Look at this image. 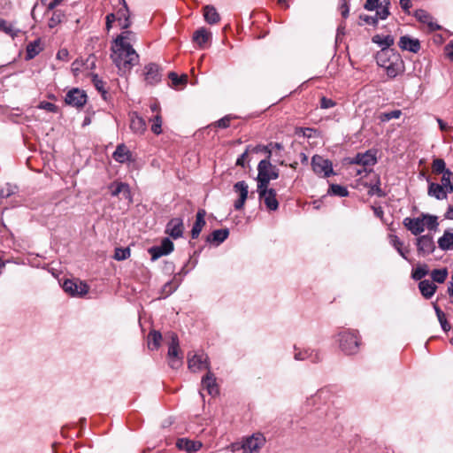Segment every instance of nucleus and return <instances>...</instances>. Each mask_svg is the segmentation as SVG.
<instances>
[{
	"label": "nucleus",
	"instance_id": "nucleus-18",
	"mask_svg": "<svg viewBox=\"0 0 453 453\" xmlns=\"http://www.w3.org/2000/svg\"><path fill=\"white\" fill-rule=\"evenodd\" d=\"M403 224L414 235H418L425 230L421 216L417 218H405Z\"/></svg>",
	"mask_w": 453,
	"mask_h": 453
},
{
	"label": "nucleus",
	"instance_id": "nucleus-9",
	"mask_svg": "<svg viewBox=\"0 0 453 453\" xmlns=\"http://www.w3.org/2000/svg\"><path fill=\"white\" fill-rule=\"evenodd\" d=\"M416 245L418 255L422 257L432 254L435 250L434 238L429 234H424L418 237Z\"/></svg>",
	"mask_w": 453,
	"mask_h": 453
},
{
	"label": "nucleus",
	"instance_id": "nucleus-57",
	"mask_svg": "<svg viewBox=\"0 0 453 453\" xmlns=\"http://www.w3.org/2000/svg\"><path fill=\"white\" fill-rule=\"evenodd\" d=\"M234 119L231 115H226L217 121L216 125L217 127L220 128H226L230 125V121Z\"/></svg>",
	"mask_w": 453,
	"mask_h": 453
},
{
	"label": "nucleus",
	"instance_id": "nucleus-33",
	"mask_svg": "<svg viewBox=\"0 0 453 453\" xmlns=\"http://www.w3.org/2000/svg\"><path fill=\"white\" fill-rule=\"evenodd\" d=\"M203 17L210 25L217 24L220 20V16L212 5H206L203 8Z\"/></svg>",
	"mask_w": 453,
	"mask_h": 453
},
{
	"label": "nucleus",
	"instance_id": "nucleus-23",
	"mask_svg": "<svg viewBox=\"0 0 453 453\" xmlns=\"http://www.w3.org/2000/svg\"><path fill=\"white\" fill-rule=\"evenodd\" d=\"M377 162L375 153L368 150L363 154H357L353 159V163L360 165L364 167H372Z\"/></svg>",
	"mask_w": 453,
	"mask_h": 453
},
{
	"label": "nucleus",
	"instance_id": "nucleus-1",
	"mask_svg": "<svg viewBox=\"0 0 453 453\" xmlns=\"http://www.w3.org/2000/svg\"><path fill=\"white\" fill-rule=\"evenodd\" d=\"M111 58L120 75H126L139 62V55L133 47L115 43L111 46Z\"/></svg>",
	"mask_w": 453,
	"mask_h": 453
},
{
	"label": "nucleus",
	"instance_id": "nucleus-21",
	"mask_svg": "<svg viewBox=\"0 0 453 453\" xmlns=\"http://www.w3.org/2000/svg\"><path fill=\"white\" fill-rule=\"evenodd\" d=\"M176 447L180 450L186 451L187 453H196L201 449L202 443L198 441L180 438L177 441Z\"/></svg>",
	"mask_w": 453,
	"mask_h": 453
},
{
	"label": "nucleus",
	"instance_id": "nucleus-37",
	"mask_svg": "<svg viewBox=\"0 0 453 453\" xmlns=\"http://www.w3.org/2000/svg\"><path fill=\"white\" fill-rule=\"evenodd\" d=\"M211 36V35L209 31L201 27L194 33L193 40L199 45V47H203Z\"/></svg>",
	"mask_w": 453,
	"mask_h": 453
},
{
	"label": "nucleus",
	"instance_id": "nucleus-10",
	"mask_svg": "<svg viewBox=\"0 0 453 453\" xmlns=\"http://www.w3.org/2000/svg\"><path fill=\"white\" fill-rule=\"evenodd\" d=\"M188 368L194 372H200L209 369V358L203 352L195 353L192 357H188Z\"/></svg>",
	"mask_w": 453,
	"mask_h": 453
},
{
	"label": "nucleus",
	"instance_id": "nucleus-31",
	"mask_svg": "<svg viewBox=\"0 0 453 453\" xmlns=\"http://www.w3.org/2000/svg\"><path fill=\"white\" fill-rule=\"evenodd\" d=\"M136 39L135 34L129 30L123 31L119 35L117 36V38L114 40L113 43L127 46V47H133L132 42H134Z\"/></svg>",
	"mask_w": 453,
	"mask_h": 453
},
{
	"label": "nucleus",
	"instance_id": "nucleus-49",
	"mask_svg": "<svg viewBox=\"0 0 453 453\" xmlns=\"http://www.w3.org/2000/svg\"><path fill=\"white\" fill-rule=\"evenodd\" d=\"M179 287V283L175 280H171L165 283L163 287V293L165 296H168L172 293H173Z\"/></svg>",
	"mask_w": 453,
	"mask_h": 453
},
{
	"label": "nucleus",
	"instance_id": "nucleus-4",
	"mask_svg": "<svg viewBox=\"0 0 453 453\" xmlns=\"http://www.w3.org/2000/svg\"><path fill=\"white\" fill-rule=\"evenodd\" d=\"M311 166L313 172L319 177L326 178L334 174L332 162L321 156L315 155L312 157Z\"/></svg>",
	"mask_w": 453,
	"mask_h": 453
},
{
	"label": "nucleus",
	"instance_id": "nucleus-64",
	"mask_svg": "<svg viewBox=\"0 0 453 453\" xmlns=\"http://www.w3.org/2000/svg\"><path fill=\"white\" fill-rule=\"evenodd\" d=\"M57 59L61 61H68L69 52L66 49H60L57 53Z\"/></svg>",
	"mask_w": 453,
	"mask_h": 453
},
{
	"label": "nucleus",
	"instance_id": "nucleus-56",
	"mask_svg": "<svg viewBox=\"0 0 453 453\" xmlns=\"http://www.w3.org/2000/svg\"><path fill=\"white\" fill-rule=\"evenodd\" d=\"M360 20L364 21L365 24L376 26L378 22V18L374 16L362 14L359 16Z\"/></svg>",
	"mask_w": 453,
	"mask_h": 453
},
{
	"label": "nucleus",
	"instance_id": "nucleus-59",
	"mask_svg": "<svg viewBox=\"0 0 453 453\" xmlns=\"http://www.w3.org/2000/svg\"><path fill=\"white\" fill-rule=\"evenodd\" d=\"M282 149H283L282 145L278 142L270 143L268 146L265 147V150H267V152L269 153V157L273 155L274 150L280 151Z\"/></svg>",
	"mask_w": 453,
	"mask_h": 453
},
{
	"label": "nucleus",
	"instance_id": "nucleus-53",
	"mask_svg": "<svg viewBox=\"0 0 453 453\" xmlns=\"http://www.w3.org/2000/svg\"><path fill=\"white\" fill-rule=\"evenodd\" d=\"M16 189L17 188L15 186L6 184V186L3 188L0 191V198H6L11 196L16 192Z\"/></svg>",
	"mask_w": 453,
	"mask_h": 453
},
{
	"label": "nucleus",
	"instance_id": "nucleus-47",
	"mask_svg": "<svg viewBox=\"0 0 453 453\" xmlns=\"http://www.w3.org/2000/svg\"><path fill=\"white\" fill-rule=\"evenodd\" d=\"M151 131L155 134H160L162 133V117L160 113L156 114L151 119Z\"/></svg>",
	"mask_w": 453,
	"mask_h": 453
},
{
	"label": "nucleus",
	"instance_id": "nucleus-3",
	"mask_svg": "<svg viewBox=\"0 0 453 453\" xmlns=\"http://www.w3.org/2000/svg\"><path fill=\"white\" fill-rule=\"evenodd\" d=\"M337 341L341 350L346 355H354L359 350L360 339L356 331H341L337 334Z\"/></svg>",
	"mask_w": 453,
	"mask_h": 453
},
{
	"label": "nucleus",
	"instance_id": "nucleus-6",
	"mask_svg": "<svg viewBox=\"0 0 453 453\" xmlns=\"http://www.w3.org/2000/svg\"><path fill=\"white\" fill-rule=\"evenodd\" d=\"M62 287L65 292L73 296H83L88 292V286L79 280H65Z\"/></svg>",
	"mask_w": 453,
	"mask_h": 453
},
{
	"label": "nucleus",
	"instance_id": "nucleus-46",
	"mask_svg": "<svg viewBox=\"0 0 453 453\" xmlns=\"http://www.w3.org/2000/svg\"><path fill=\"white\" fill-rule=\"evenodd\" d=\"M65 18V14L61 11H54L52 16L49 19L48 26L50 28H54L60 24Z\"/></svg>",
	"mask_w": 453,
	"mask_h": 453
},
{
	"label": "nucleus",
	"instance_id": "nucleus-25",
	"mask_svg": "<svg viewBox=\"0 0 453 453\" xmlns=\"http://www.w3.org/2000/svg\"><path fill=\"white\" fill-rule=\"evenodd\" d=\"M202 386L203 389H206L208 394L211 396H215L219 394V388L216 383V379L211 372H208L202 379Z\"/></svg>",
	"mask_w": 453,
	"mask_h": 453
},
{
	"label": "nucleus",
	"instance_id": "nucleus-50",
	"mask_svg": "<svg viewBox=\"0 0 453 453\" xmlns=\"http://www.w3.org/2000/svg\"><path fill=\"white\" fill-rule=\"evenodd\" d=\"M130 256V250L128 248L122 249L117 248L114 253V258L118 261L125 260Z\"/></svg>",
	"mask_w": 453,
	"mask_h": 453
},
{
	"label": "nucleus",
	"instance_id": "nucleus-2",
	"mask_svg": "<svg viewBox=\"0 0 453 453\" xmlns=\"http://www.w3.org/2000/svg\"><path fill=\"white\" fill-rule=\"evenodd\" d=\"M375 58L377 65L385 70L390 79L395 78L405 70L404 62L395 50H380Z\"/></svg>",
	"mask_w": 453,
	"mask_h": 453
},
{
	"label": "nucleus",
	"instance_id": "nucleus-22",
	"mask_svg": "<svg viewBox=\"0 0 453 453\" xmlns=\"http://www.w3.org/2000/svg\"><path fill=\"white\" fill-rule=\"evenodd\" d=\"M414 17L421 23L426 24L431 31L441 29V26L434 22L433 17L425 10H417Z\"/></svg>",
	"mask_w": 453,
	"mask_h": 453
},
{
	"label": "nucleus",
	"instance_id": "nucleus-39",
	"mask_svg": "<svg viewBox=\"0 0 453 453\" xmlns=\"http://www.w3.org/2000/svg\"><path fill=\"white\" fill-rule=\"evenodd\" d=\"M389 242L397 252L404 258L407 259L406 254L409 252L408 249L403 248V242L395 234L389 235Z\"/></svg>",
	"mask_w": 453,
	"mask_h": 453
},
{
	"label": "nucleus",
	"instance_id": "nucleus-8",
	"mask_svg": "<svg viewBox=\"0 0 453 453\" xmlns=\"http://www.w3.org/2000/svg\"><path fill=\"white\" fill-rule=\"evenodd\" d=\"M87 99L85 91L75 88L66 93L65 102L73 107L81 108L87 103Z\"/></svg>",
	"mask_w": 453,
	"mask_h": 453
},
{
	"label": "nucleus",
	"instance_id": "nucleus-38",
	"mask_svg": "<svg viewBox=\"0 0 453 453\" xmlns=\"http://www.w3.org/2000/svg\"><path fill=\"white\" fill-rule=\"evenodd\" d=\"M257 193L259 197H263L265 194L269 193L271 188H268V177L264 173H261V176L257 174Z\"/></svg>",
	"mask_w": 453,
	"mask_h": 453
},
{
	"label": "nucleus",
	"instance_id": "nucleus-15",
	"mask_svg": "<svg viewBox=\"0 0 453 453\" xmlns=\"http://www.w3.org/2000/svg\"><path fill=\"white\" fill-rule=\"evenodd\" d=\"M121 6L116 11L117 21L122 29H127L131 26L129 19V10L125 0H116Z\"/></svg>",
	"mask_w": 453,
	"mask_h": 453
},
{
	"label": "nucleus",
	"instance_id": "nucleus-12",
	"mask_svg": "<svg viewBox=\"0 0 453 453\" xmlns=\"http://www.w3.org/2000/svg\"><path fill=\"white\" fill-rule=\"evenodd\" d=\"M234 191L239 195V198L234 202V207L240 211L244 207L249 194V186L244 180L236 182L234 185Z\"/></svg>",
	"mask_w": 453,
	"mask_h": 453
},
{
	"label": "nucleus",
	"instance_id": "nucleus-48",
	"mask_svg": "<svg viewBox=\"0 0 453 453\" xmlns=\"http://www.w3.org/2000/svg\"><path fill=\"white\" fill-rule=\"evenodd\" d=\"M428 273V270L426 265L423 266H418L415 270L412 272V278L416 280H421L422 278H424Z\"/></svg>",
	"mask_w": 453,
	"mask_h": 453
},
{
	"label": "nucleus",
	"instance_id": "nucleus-7",
	"mask_svg": "<svg viewBox=\"0 0 453 453\" xmlns=\"http://www.w3.org/2000/svg\"><path fill=\"white\" fill-rule=\"evenodd\" d=\"M179 350L178 336L173 333L171 334V342L168 348V363L173 369L179 368L182 364V358L180 357Z\"/></svg>",
	"mask_w": 453,
	"mask_h": 453
},
{
	"label": "nucleus",
	"instance_id": "nucleus-17",
	"mask_svg": "<svg viewBox=\"0 0 453 453\" xmlns=\"http://www.w3.org/2000/svg\"><path fill=\"white\" fill-rule=\"evenodd\" d=\"M399 47L403 50H407L412 53H418L420 50V42L418 39L412 38L409 35H403L399 39Z\"/></svg>",
	"mask_w": 453,
	"mask_h": 453
},
{
	"label": "nucleus",
	"instance_id": "nucleus-41",
	"mask_svg": "<svg viewBox=\"0 0 453 453\" xmlns=\"http://www.w3.org/2000/svg\"><path fill=\"white\" fill-rule=\"evenodd\" d=\"M450 170L446 168L445 161L441 158H434L432 163V172L434 174H443Z\"/></svg>",
	"mask_w": 453,
	"mask_h": 453
},
{
	"label": "nucleus",
	"instance_id": "nucleus-52",
	"mask_svg": "<svg viewBox=\"0 0 453 453\" xmlns=\"http://www.w3.org/2000/svg\"><path fill=\"white\" fill-rule=\"evenodd\" d=\"M168 76L174 86L185 84L188 80L187 75H182V76L179 77L175 73H170Z\"/></svg>",
	"mask_w": 453,
	"mask_h": 453
},
{
	"label": "nucleus",
	"instance_id": "nucleus-14",
	"mask_svg": "<svg viewBox=\"0 0 453 453\" xmlns=\"http://www.w3.org/2000/svg\"><path fill=\"white\" fill-rule=\"evenodd\" d=\"M294 357L296 360H310L311 363H318L322 359L320 352L311 349H300L295 348Z\"/></svg>",
	"mask_w": 453,
	"mask_h": 453
},
{
	"label": "nucleus",
	"instance_id": "nucleus-19",
	"mask_svg": "<svg viewBox=\"0 0 453 453\" xmlns=\"http://www.w3.org/2000/svg\"><path fill=\"white\" fill-rule=\"evenodd\" d=\"M258 175L264 173L268 177V180H276L279 177L278 170L270 163L268 159H263L257 165Z\"/></svg>",
	"mask_w": 453,
	"mask_h": 453
},
{
	"label": "nucleus",
	"instance_id": "nucleus-29",
	"mask_svg": "<svg viewBox=\"0 0 453 453\" xmlns=\"http://www.w3.org/2000/svg\"><path fill=\"white\" fill-rule=\"evenodd\" d=\"M111 194L112 196H118L122 194L123 197L127 199L130 198L129 186L124 182H113L109 186Z\"/></svg>",
	"mask_w": 453,
	"mask_h": 453
},
{
	"label": "nucleus",
	"instance_id": "nucleus-62",
	"mask_svg": "<svg viewBox=\"0 0 453 453\" xmlns=\"http://www.w3.org/2000/svg\"><path fill=\"white\" fill-rule=\"evenodd\" d=\"M402 112L399 110L392 111L384 114L383 120H390L393 119H398Z\"/></svg>",
	"mask_w": 453,
	"mask_h": 453
},
{
	"label": "nucleus",
	"instance_id": "nucleus-16",
	"mask_svg": "<svg viewBox=\"0 0 453 453\" xmlns=\"http://www.w3.org/2000/svg\"><path fill=\"white\" fill-rule=\"evenodd\" d=\"M129 127L134 134L142 135L147 129V124L143 118L134 111L129 113Z\"/></svg>",
	"mask_w": 453,
	"mask_h": 453
},
{
	"label": "nucleus",
	"instance_id": "nucleus-36",
	"mask_svg": "<svg viewBox=\"0 0 453 453\" xmlns=\"http://www.w3.org/2000/svg\"><path fill=\"white\" fill-rule=\"evenodd\" d=\"M229 235L227 228L214 230L211 234L207 238L210 242H216L217 245L222 243Z\"/></svg>",
	"mask_w": 453,
	"mask_h": 453
},
{
	"label": "nucleus",
	"instance_id": "nucleus-60",
	"mask_svg": "<svg viewBox=\"0 0 453 453\" xmlns=\"http://www.w3.org/2000/svg\"><path fill=\"white\" fill-rule=\"evenodd\" d=\"M0 30L5 32L6 34H12L13 29H12V26L11 24H9L6 20L4 19H0Z\"/></svg>",
	"mask_w": 453,
	"mask_h": 453
},
{
	"label": "nucleus",
	"instance_id": "nucleus-11",
	"mask_svg": "<svg viewBox=\"0 0 453 453\" xmlns=\"http://www.w3.org/2000/svg\"><path fill=\"white\" fill-rule=\"evenodd\" d=\"M173 242L167 237L164 238L158 246H153L149 249L151 260L155 261L163 256L170 254L173 250Z\"/></svg>",
	"mask_w": 453,
	"mask_h": 453
},
{
	"label": "nucleus",
	"instance_id": "nucleus-63",
	"mask_svg": "<svg viewBox=\"0 0 453 453\" xmlns=\"http://www.w3.org/2000/svg\"><path fill=\"white\" fill-rule=\"evenodd\" d=\"M380 0H366L365 4V9L367 11H373L379 8Z\"/></svg>",
	"mask_w": 453,
	"mask_h": 453
},
{
	"label": "nucleus",
	"instance_id": "nucleus-54",
	"mask_svg": "<svg viewBox=\"0 0 453 453\" xmlns=\"http://www.w3.org/2000/svg\"><path fill=\"white\" fill-rule=\"evenodd\" d=\"M92 82L96 88L101 92L102 94H105L106 90L104 89V82L98 77L97 74L92 75Z\"/></svg>",
	"mask_w": 453,
	"mask_h": 453
},
{
	"label": "nucleus",
	"instance_id": "nucleus-5",
	"mask_svg": "<svg viewBox=\"0 0 453 453\" xmlns=\"http://www.w3.org/2000/svg\"><path fill=\"white\" fill-rule=\"evenodd\" d=\"M265 436L260 433H256L243 439L241 448L242 453H259L260 449L265 446Z\"/></svg>",
	"mask_w": 453,
	"mask_h": 453
},
{
	"label": "nucleus",
	"instance_id": "nucleus-20",
	"mask_svg": "<svg viewBox=\"0 0 453 453\" xmlns=\"http://www.w3.org/2000/svg\"><path fill=\"white\" fill-rule=\"evenodd\" d=\"M145 81L149 84H156L160 81L161 74L159 67L154 63H150L144 67Z\"/></svg>",
	"mask_w": 453,
	"mask_h": 453
},
{
	"label": "nucleus",
	"instance_id": "nucleus-13",
	"mask_svg": "<svg viewBox=\"0 0 453 453\" xmlns=\"http://www.w3.org/2000/svg\"><path fill=\"white\" fill-rule=\"evenodd\" d=\"M184 232L183 220L180 218H173L166 224L165 233L173 239L180 238Z\"/></svg>",
	"mask_w": 453,
	"mask_h": 453
},
{
	"label": "nucleus",
	"instance_id": "nucleus-42",
	"mask_svg": "<svg viewBox=\"0 0 453 453\" xmlns=\"http://www.w3.org/2000/svg\"><path fill=\"white\" fill-rule=\"evenodd\" d=\"M422 220L424 224V228H427L429 230H434L438 226V218L434 215L429 214H422Z\"/></svg>",
	"mask_w": 453,
	"mask_h": 453
},
{
	"label": "nucleus",
	"instance_id": "nucleus-40",
	"mask_svg": "<svg viewBox=\"0 0 453 453\" xmlns=\"http://www.w3.org/2000/svg\"><path fill=\"white\" fill-rule=\"evenodd\" d=\"M162 335L157 331H151L148 335V347L150 349H157L160 346Z\"/></svg>",
	"mask_w": 453,
	"mask_h": 453
},
{
	"label": "nucleus",
	"instance_id": "nucleus-24",
	"mask_svg": "<svg viewBox=\"0 0 453 453\" xmlns=\"http://www.w3.org/2000/svg\"><path fill=\"white\" fill-rule=\"evenodd\" d=\"M452 192H448V190L444 189V187L440 183L436 182H429L427 194L429 196L434 197L437 200H444L447 199L448 195Z\"/></svg>",
	"mask_w": 453,
	"mask_h": 453
},
{
	"label": "nucleus",
	"instance_id": "nucleus-44",
	"mask_svg": "<svg viewBox=\"0 0 453 453\" xmlns=\"http://www.w3.org/2000/svg\"><path fill=\"white\" fill-rule=\"evenodd\" d=\"M448 277V270L446 268L434 269L431 272V278L433 281L437 283H443Z\"/></svg>",
	"mask_w": 453,
	"mask_h": 453
},
{
	"label": "nucleus",
	"instance_id": "nucleus-32",
	"mask_svg": "<svg viewBox=\"0 0 453 453\" xmlns=\"http://www.w3.org/2000/svg\"><path fill=\"white\" fill-rule=\"evenodd\" d=\"M438 246L441 250L453 249V232L445 230L442 236L438 239Z\"/></svg>",
	"mask_w": 453,
	"mask_h": 453
},
{
	"label": "nucleus",
	"instance_id": "nucleus-43",
	"mask_svg": "<svg viewBox=\"0 0 453 453\" xmlns=\"http://www.w3.org/2000/svg\"><path fill=\"white\" fill-rule=\"evenodd\" d=\"M441 175L440 184L443 186L444 189L448 190V192H453V173L449 171Z\"/></svg>",
	"mask_w": 453,
	"mask_h": 453
},
{
	"label": "nucleus",
	"instance_id": "nucleus-27",
	"mask_svg": "<svg viewBox=\"0 0 453 453\" xmlns=\"http://www.w3.org/2000/svg\"><path fill=\"white\" fill-rule=\"evenodd\" d=\"M131 151L125 144H119L112 154V157L119 163L124 164L131 160Z\"/></svg>",
	"mask_w": 453,
	"mask_h": 453
},
{
	"label": "nucleus",
	"instance_id": "nucleus-26",
	"mask_svg": "<svg viewBox=\"0 0 453 453\" xmlns=\"http://www.w3.org/2000/svg\"><path fill=\"white\" fill-rule=\"evenodd\" d=\"M205 215H206V211L203 209L198 210L196 216V221L191 229V236L193 239H196L199 236L203 227L204 226Z\"/></svg>",
	"mask_w": 453,
	"mask_h": 453
},
{
	"label": "nucleus",
	"instance_id": "nucleus-61",
	"mask_svg": "<svg viewBox=\"0 0 453 453\" xmlns=\"http://www.w3.org/2000/svg\"><path fill=\"white\" fill-rule=\"evenodd\" d=\"M340 10L342 16L346 19L349 12V8L346 0H341Z\"/></svg>",
	"mask_w": 453,
	"mask_h": 453
},
{
	"label": "nucleus",
	"instance_id": "nucleus-45",
	"mask_svg": "<svg viewBox=\"0 0 453 453\" xmlns=\"http://www.w3.org/2000/svg\"><path fill=\"white\" fill-rule=\"evenodd\" d=\"M328 194L337 196L340 197H345L349 196V191L343 186L338 184H332L329 187Z\"/></svg>",
	"mask_w": 453,
	"mask_h": 453
},
{
	"label": "nucleus",
	"instance_id": "nucleus-51",
	"mask_svg": "<svg viewBox=\"0 0 453 453\" xmlns=\"http://www.w3.org/2000/svg\"><path fill=\"white\" fill-rule=\"evenodd\" d=\"M386 3L385 5L379 6V10H377L375 16L378 18V19H386L388 16L389 15V11L388 8V4H389L388 0H384Z\"/></svg>",
	"mask_w": 453,
	"mask_h": 453
},
{
	"label": "nucleus",
	"instance_id": "nucleus-55",
	"mask_svg": "<svg viewBox=\"0 0 453 453\" xmlns=\"http://www.w3.org/2000/svg\"><path fill=\"white\" fill-rule=\"evenodd\" d=\"M39 109L45 110L49 112H57L58 111V106L55 105L52 103L42 101L38 105Z\"/></svg>",
	"mask_w": 453,
	"mask_h": 453
},
{
	"label": "nucleus",
	"instance_id": "nucleus-34",
	"mask_svg": "<svg viewBox=\"0 0 453 453\" xmlns=\"http://www.w3.org/2000/svg\"><path fill=\"white\" fill-rule=\"evenodd\" d=\"M259 198L265 203L268 210L276 211L278 209L279 203L276 198V191L274 189H270L269 193Z\"/></svg>",
	"mask_w": 453,
	"mask_h": 453
},
{
	"label": "nucleus",
	"instance_id": "nucleus-58",
	"mask_svg": "<svg viewBox=\"0 0 453 453\" xmlns=\"http://www.w3.org/2000/svg\"><path fill=\"white\" fill-rule=\"evenodd\" d=\"M335 102L333 101L332 99L330 98H326L325 96H323L321 99H320V107L322 109H329V108H333L334 106H335Z\"/></svg>",
	"mask_w": 453,
	"mask_h": 453
},
{
	"label": "nucleus",
	"instance_id": "nucleus-28",
	"mask_svg": "<svg viewBox=\"0 0 453 453\" xmlns=\"http://www.w3.org/2000/svg\"><path fill=\"white\" fill-rule=\"evenodd\" d=\"M372 42L378 44L381 48L380 50H393L389 48L394 44L395 38L389 35H375L372 36Z\"/></svg>",
	"mask_w": 453,
	"mask_h": 453
},
{
	"label": "nucleus",
	"instance_id": "nucleus-30",
	"mask_svg": "<svg viewBox=\"0 0 453 453\" xmlns=\"http://www.w3.org/2000/svg\"><path fill=\"white\" fill-rule=\"evenodd\" d=\"M418 289L426 299H429L434 295L437 286L429 280H423L418 283Z\"/></svg>",
	"mask_w": 453,
	"mask_h": 453
},
{
	"label": "nucleus",
	"instance_id": "nucleus-35",
	"mask_svg": "<svg viewBox=\"0 0 453 453\" xmlns=\"http://www.w3.org/2000/svg\"><path fill=\"white\" fill-rule=\"evenodd\" d=\"M42 50L41 39H36L27 45L26 59L30 60Z\"/></svg>",
	"mask_w": 453,
	"mask_h": 453
}]
</instances>
